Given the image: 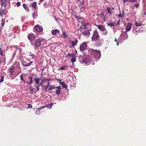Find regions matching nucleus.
Here are the masks:
<instances>
[{"label":"nucleus","instance_id":"obj_1","mask_svg":"<svg viewBox=\"0 0 146 146\" xmlns=\"http://www.w3.org/2000/svg\"><path fill=\"white\" fill-rule=\"evenodd\" d=\"M128 38V35L126 32H122L121 34L120 37L119 38V42H122L123 41L127 39Z\"/></svg>","mask_w":146,"mask_h":146},{"label":"nucleus","instance_id":"obj_2","mask_svg":"<svg viewBox=\"0 0 146 146\" xmlns=\"http://www.w3.org/2000/svg\"><path fill=\"white\" fill-rule=\"evenodd\" d=\"M100 38L98 32L97 30L94 31L93 35L92 37V41H96L98 40Z\"/></svg>","mask_w":146,"mask_h":146},{"label":"nucleus","instance_id":"obj_3","mask_svg":"<svg viewBox=\"0 0 146 146\" xmlns=\"http://www.w3.org/2000/svg\"><path fill=\"white\" fill-rule=\"evenodd\" d=\"M92 52L94 58L97 60H99L101 56V52L95 50H94Z\"/></svg>","mask_w":146,"mask_h":146},{"label":"nucleus","instance_id":"obj_4","mask_svg":"<svg viewBox=\"0 0 146 146\" xmlns=\"http://www.w3.org/2000/svg\"><path fill=\"white\" fill-rule=\"evenodd\" d=\"M84 1H82L80 2V3L78 4V6L81 11H84L86 9V7L84 5Z\"/></svg>","mask_w":146,"mask_h":146},{"label":"nucleus","instance_id":"obj_5","mask_svg":"<svg viewBox=\"0 0 146 146\" xmlns=\"http://www.w3.org/2000/svg\"><path fill=\"white\" fill-rule=\"evenodd\" d=\"M42 43V40L40 39H37L35 40V45L36 47H38L41 45Z\"/></svg>","mask_w":146,"mask_h":146},{"label":"nucleus","instance_id":"obj_6","mask_svg":"<svg viewBox=\"0 0 146 146\" xmlns=\"http://www.w3.org/2000/svg\"><path fill=\"white\" fill-rule=\"evenodd\" d=\"M35 32H42L43 31V29L42 27L36 25L34 27Z\"/></svg>","mask_w":146,"mask_h":146},{"label":"nucleus","instance_id":"obj_7","mask_svg":"<svg viewBox=\"0 0 146 146\" xmlns=\"http://www.w3.org/2000/svg\"><path fill=\"white\" fill-rule=\"evenodd\" d=\"M28 37L29 40L31 41V42H32V41L34 40L35 38V35L32 33L28 35Z\"/></svg>","mask_w":146,"mask_h":146},{"label":"nucleus","instance_id":"obj_8","mask_svg":"<svg viewBox=\"0 0 146 146\" xmlns=\"http://www.w3.org/2000/svg\"><path fill=\"white\" fill-rule=\"evenodd\" d=\"M87 44L85 42H83L80 46V49L81 51L85 50L87 48Z\"/></svg>","mask_w":146,"mask_h":146},{"label":"nucleus","instance_id":"obj_9","mask_svg":"<svg viewBox=\"0 0 146 146\" xmlns=\"http://www.w3.org/2000/svg\"><path fill=\"white\" fill-rule=\"evenodd\" d=\"M96 27H97L102 32L106 30V28L105 27L104 25H96Z\"/></svg>","mask_w":146,"mask_h":146},{"label":"nucleus","instance_id":"obj_10","mask_svg":"<svg viewBox=\"0 0 146 146\" xmlns=\"http://www.w3.org/2000/svg\"><path fill=\"white\" fill-rule=\"evenodd\" d=\"M132 24L130 23H128L127 24L126 28V31L128 32L129 31L132 27Z\"/></svg>","mask_w":146,"mask_h":146},{"label":"nucleus","instance_id":"obj_11","mask_svg":"<svg viewBox=\"0 0 146 146\" xmlns=\"http://www.w3.org/2000/svg\"><path fill=\"white\" fill-rule=\"evenodd\" d=\"M60 33L59 30L57 29H53L51 31V34L54 35L59 34Z\"/></svg>","mask_w":146,"mask_h":146},{"label":"nucleus","instance_id":"obj_12","mask_svg":"<svg viewBox=\"0 0 146 146\" xmlns=\"http://www.w3.org/2000/svg\"><path fill=\"white\" fill-rule=\"evenodd\" d=\"M78 42V40L77 39H76L74 40H70L69 41V43H71L72 44L71 46H75L77 45V42Z\"/></svg>","mask_w":146,"mask_h":146},{"label":"nucleus","instance_id":"obj_13","mask_svg":"<svg viewBox=\"0 0 146 146\" xmlns=\"http://www.w3.org/2000/svg\"><path fill=\"white\" fill-rule=\"evenodd\" d=\"M56 87H58V88H56L55 89H56L55 91L56 93V94L57 95H59L61 91V88L60 86H57Z\"/></svg>","mask_w":146,"mask_h":146},{"label":"nucleus","instance_id":"obj_14","mask_svg":"<svg viewBox=\"0 0 146 146\" xmlns=\"http://www.w3.org/2000/svg\"><path fill=\"white\" fill-rule=\"evenodd\" d=\"M12 49H13L14 50V52L12 54L13 57H14L15 55L17 49V46H14L13 47Z\"/></svg>","mask_w":146,"mask_h":146},{"label":"nucleus","instance_id":"obj_15","mask_svg":"<svg viewBox=\"0 0 146 146\" xmlns=\"http://www.w3.org/2000/svg\"><path fill=\"white\" fill-rule=\"evenodd\" d=\"M76 18V19L77 20L79 23H82L83 21V18L81 17H80L78 16H75Z\"/></svg>","mask_w":146,"mask_h":146},{"label":"nucleus","instance_id":"obj_16","mask_svg":"<svg viewBox=\"0 0 146 146\" xmlns=\"http://www.w3.org/2000/svg\"><path fill=\"white\" fill-rule=\"evenodd\" d=\"M89 60V57H87V58L85 57L83 60V63H85L86 64H87L88 63Z\"/></svg>","mask_w":146,"mask_h":146},{"label":"nucleus","instance_id":"obj_17","mask_svg":"<svg viewBox=\"0 0 146 146\" xmlns=\"http://www.w3.org/2000/svg\"><path fill=\"white\" fill-rule=\"evenodd\" d=\"M60 84L62 86L63 88H65L66 89H67V86L66 84H65L64 82H60Z\"/></svg>","mask_w":146,"mask_h":146},{"label":"nucleus","instance_id":"obj_18","mask_svg":"<svg viewBox=\"0 0 146 146\" xmlns=\"http://www.w3.org/2000/svg\"><path fill=\"white\" fill-rule=\"evenodd\" d=\"M44 108V107L42 106L40 108H39L38 109H37L36 110V111L35 112L36 114L38 115H40V109H41L42 108Z\"/></svg>","mask_w":146,"mask_h":146},{"label":"nucleus","instance_id":"obj_19","mask_svg":"<svg viewBox=\"0 0 146 146\" xmlns=\"http://www.w3.org/2000/svg\"><path fill=\"white\" fill-rule=\"evenodd\" d=\"M1 5L4 7H5L7 5L6 3V0H1Z\"/></svg>","mask_w":146,"mask_h":146},{"label":"nucleus","instance_id":"obj_20","mask_svg":"<svg viewBox=\"0 0 146 146\" xmlns=\"http://www.w3.org/2000/svg\"><path fill=\"white\" fill-rule=\"evenodd\" d=\"M56 88H58V87H54V85H50L49 87L48 90L49 91H52V89H55Z\"/></svg>","mask_w":146,"mask_h":146},{"label":"nucleus","instance_id":"obj_21","mask_svg":"<svg viewBox=\"0 0 146 146\" xmlns=\"http://www.w3.org/2000/svg\"><path fill=\"white\" fill-rule=\"evenodd\" d=\"M6 14V13L5 12V11L4 10L0 9V16H2L3 15H5Z\"/></svg>","mask_w":146,"mask_h":146},{"label":"nucleus","instance_id":"obj_22","mask_svg":"<svg viewBox=\"0 0 146 146\" xmlns=\"http://www.w3.org/2000/svg\"><path fill=\"white\" fill-rule=\"evenodd\" d=\"M133 31L134 33L136 35L137 34L139 31H140V30L138 29L137 28L136 29H133Z\"/></svg>","mask_w":146,"mask_h":146},{"label":"nucleus","instance_id":"obj_23","mask_svg":"<svg viewBox=\"0 0 146 146\" xmlns=\"http://www.w3.org/2000/svg\"><path fill=\"white\" fill-rule=\"evenodd\" d=\"M9 71L11 74H12L14 72V68L11 67L9 69Z\"/></svg>","mask_w":146,"mask_h":146},{"label":"nucleus","instance_id":"obj_24","mask_svg":"<svg viewBox=\"0 0 146 146\" xmlns=\"http://www.w3.org/2000/svg\"><path fill=\"white\" fill-rule=\"evenodd\" d=\"M34 80L36 84L37 85H39L40 84V83H39V81H40L39 79L38 78H35V79H34Z\"/></svg>","mask_w":146,"mask_h":146},{"label":"nucleus","instance_id":"obj_25","mask_svg":"<svg viewBox=\"0 0 146 146\" xmlns=\"http://www.w3.org/2000/svg\"><path fill=\"white\" fill-rule=\"evenodd\" d=\"M31 6H32V7L34 8V9H35L36 6V2H33L31 4Z\"/></svg>","mask_w":146,"mask_h":146},{"label":"nucleus","instance_id":"obj_26","mask_svg":"<svg viewBox=\"0 0 146 146\" xmlns=\"http://www.w3.org/2000/svg\"><path fill=\"white\" fill-rule=\"evenodd\" d=\"M23 6L24 8L27 11L29 12V8L27 7V6L25 3H24L23 4Z\"/></svg>","mask_w":146,"mask_h":146},{"label":"nucleus","instance_id":"obj_27","mask_svg":"<svg viewBox=\"0 0 146 146\" xmlns=\"http://www.w3.org/2000/svg\"><path fill=\"white\" fill-rule=\"evenodd\" d=\"M135 24L137 27H138L140 26H141L143 25L141 23L137 22H135Z\"/></svg>","mask_w":146,"mask_h":146},{"label":"nucleus","instance_id":"obj_28","mask_svg":"<svg viewBox=\"0 0 146 146\" xmlns=\"http://www.w3.org/2000/svg\"><path fill=\"white\" fill-rule=\"evenodd\" d=\"M46 81V79L43 78L41 80L40 83L41 85H43V84Z\"/></svg>","mask_w":146,"mask_h":146},{"label":"nucleus","instance_id":"obj_29","mask_svg":"<svg viewBox=\"0 0 146 146\" xmlns=\"http://www.w3.org/2000/svg\"><path fill=\"white\" fill-rule=\"evenodd\" d=\"M32 63L33 62L31 61L29 63L25 64L22 63V65L23 66H30Z\"/></svg>","mask_w":146,"mask_h":146},{"label":"nucleus","instance_id":"obj_30","mask_svg":"<svg viewBox=\"0 0 146 146\" xmlns=\"http://www.w3.org/2000/svg\"><path fill=\"white\" fill-rule=\"evenodd\" d=\"M72 58L71 60V61L72 62L74 63L76 61V59L74 57V54H72Z\"/></svg>","mask_w":146,"mask_h":146},{"label":"nucleus","instance_id":"obj_31","mask_svg":"<svg viewBox=\"0 0 146 146\" xmlns=\"http://www.w3.org/2000/svg\"><path fill=\"white\" fill-rule=\"evenodd\" d=\"M83 34L84 35H90V33L89 31H84L83 32Z\"/></svg>","mask_w":146,"mask_h":146},{"label":"nucleus","instance_id":"obj_32","mask_svg":"<svg viewBox=\"0 0 146 146\" xmlns=\"http://www.w3.org/2000/svg\"><path fill=\"white\" fill-rule=\"evenodd\" d=\"M62 34L63 36L65 38H66L68 36V35L66 33V32L63 31H62Z\"/></svg>","mask_w":146,"mask_h":146},{"label":"nucleus","instance_id":"obj_33","mask_svg":"<svg viewBox=\"0 0 146 146\" xmlns=\"http://www.w3.org/2000/svg\"><path fill=\"white\" fill-rule=\"evenodd\" d=\"M68 67L67 66H62L60 68H58V70H65L66 69V68Z\"/></svg>","mask_w":146,"mask_h":146},{"label":"nucleus","instance_id":"obj_34","mask_svg":"<svg viewBox=\"0 0 146 146\" xmlns=\"http://www.w3.org/2000/svg\"><path fill=\"white\" fill-rule=\"evenodd\" d=\"M33 16L34 18H36L37 17V13L36 12H34L33 14Z\"/></svg>","mask_w":146,"mask_h":146},{"label":"nucleus","instance_id":"obj_35","mask_svg":"<svg viewBox=\"0 0 146 146\" xmlns=\"http://www.w3.org/2000/svg\"><path fill=\"white\" fill-rule=\"evenodd\" d=\"M102 32L103 33H102V34L104 35H107L108 33V31L106 30V29L105 31H103Z\"/></svg>","mask_w":146,"mask_h":146},{"label":"nucleus","instance_id":"obj_36","mask_svg":"<svg viewBox=\"0 0 146 146\" xmlns=\"http://www.w3.org/2000/svg\"><path fill=\"white\" fill-rule=\"evenodd\" d=\"M53 104L54 103H51L47 105L46 106V107H48V108L50 109L51 108L52 106L53 105Z\"/></svg>","mask_w":146,"mask_h":146},{"label":"nucleus","instance_id":"obj_37","mask_svg":"<svg viewBox=\"0 0 146 146\" xmlns=\"http://www.w3.org/2000/svg\"><path fill=\"white\" fill-rule=\"evenodd\" d=\"M139 7V4L138 3L137 4H135L133 5L132 6V8L133 9H135V7L137 8H138Z\"/></svg>","mask_w":146,"mask_h":146},{"label":"nucleus","instance_id":"obj_38","mask_svg":"<svg viewBox=\"0 0 146 146\" xmlns=\"http://www.w3.org/2000/svg\"><path fill=\"white\" fill-rule=\"evenodd\" d=\"M107 10L108 13L110 14L111 15L112 13L111 11V9H110V8L109 7H108L107 8Z\"/></svg>","mask_w":146,"mask_h":146},{"label":"nucleus","instance_id":"obj_39","mask_svg":"<svg viewBox=\"0 0 146 146\" xmlns=\"http://www.w3.org/2000/svg\"><path fill=\"white\" fill-rule=\"evenodd\" d=\"M107 24L108 26H111V27L114 26V23H107Z\"/></svg>","mask_w":146,"mask_h":146},{"label":"nucleus","instance_id":"obj_40","mask_svg":"<svg viewBox=\"0 0 146 146\" xmlns=\"http://www.w3.org/2000/svg\"><path fill=\"white\" fill-rule=\"evenodd\" d=\"M30 54L29 55L30 56L32 57L33 59H34L35 57H36V56H35L34 54H31V52L30 53Z\"/></svg>","mask_w":146,"mask_h":146},{"label":"nucleus","instance_id":"obj_41","mask_svg":"<svg viewBox=\"0 0 146 146\" xmlns=\"http://www.w3.org/2000/svg\"><path fill=\"white\" fill-rule=\"evenodd\" d=\"M5 24V21L3 19H2V20L1 23V25L2 27H3Z\"/></svg>","mask_w":146,"mask_h":146},{"label":"nucleus","instance_id":"obj_42","mask_svg":"<svg viewBox=\"0 0 146 146\" xmlns=\"http://www.w3.org/2000/svg\"><path fill=\"white\" fill-rule=\"evenodd\" d=\"M35 89V88H31L30 90V92L31 93H33V92L34 91V90Z\"/></svg>","mask_w":146,"mask_h":146},{"label":"nucleus","instance_id":"obj_43","mask_svg":"<svg viewBox=\"0 0 146 146\" xmlns=\"http://www.w3.org/2000/svg\"><path fill=\"white\" fill-rule=\"evenodd\" d=\"M21 5V3L19 2H18L17 3V7H19Z\"/></svg>","mask_w":146,"mask_h":146},{"label":"nucleus","instance_id":"obj_44","mask_svg":"<svg viewBox=\"0 0 146 146\" xmlns=\"http://www.w3.org/2000/svg\"><path fill=\"white\" fill-rule=\"evenodd\" d=\"M49 87L48 86H45L44 87V88H43V89L45 90H47V89L48 88H49Z\"/></svg>","mask_w":146,"mask_h":146},{"label":"nucleus","instance_id":"obj_45","mask_svg":"<svg viewBox=\"0 0 146 146\" xmlns=\"http://www.w3.org/2000/svg\"><path fill=\"white\" fill-rule=\"evenodd\" d=\"M32 107V106L30 104H29L28 105V107H27V108H31Z\"/></svg>","mask_w":146,"mask_h":146},{"label":"nucleus","instance_id":"obj_46","mask_svg":"<svg viewBox=\"0 0 146 146\" xmlns=\"http://www.w3.org/2000/svg\"><path fill=\"white\" fill-rule=\"evenodd\" d=\"M137 0H129V2L131 3H133L135 1H137Z\"/></svg>","mask_w":146,"mask_h":146},{"label":"nucleus","instance_id":"obj_47","mask_svg":"<svg viewBox=\"0 0 146 146\" xmlns=\"http://www.w3.org/2000/svg\"><path fill=\"white\" fill-rule=\"evenodd\" d=\"M120 19H119L118 20V21H117V22L116 23L117 25H119L120 23Z\"/></svg>","mask_w":146,"mask_h":146},{"label":"nucleus","instance_id":"obj_48","mask_svg":"<svg viewBox=\"0 0 146 146\" xmlns=\"http://www.w3.org/2000/svg\"><path fill=\"white\" fill-rule=\"evenodd\" d=\"M35 86V87L36 88V89L38 91L39 89V87L38 85V86Z\"/></svg>","mask_w":146,"mask_h":146},{"label":"nucleus","instance_id":"obj_49","mask_svg":"<svg viewBox=\"0 0 146 146\" xmlns=\"http://www.w3.org/2000/svg\"><path fill=\"white\" fill-rule=\"evenodd\" d=\"M21 79L22 81H24V79L23 78V76L22 75L20 76Z\"/></svg>","mask_w":146,"mask_h":146},{"label":"nucleus","instance_id":"obj_50","mask_svg":"<svg viewBox=\"0 0 146 146\" xmlns=\"http://www.w3.org/2000/svg\"><path fill=\"white\" fill-rule=\"evenodd\" d=\"M83 29V28L82 26H81L78 29L79 31H81Z\"/></svg>","mask_w":146,"mask_h":146},{"label":"nucleus","instance_id":"obj_51","mask_svg":"<svg viewBox=\"0 0 146 146\" xmlns=\"http://www.w3.org/2000/svg\"><path fill=\"white\" fill-rule=\"evenodd\" d=\"M101 15L103 17H104V18L105 17L104 16V13H101Z\"/></svg>","mask_w":146,"mask_h":146},{"label":"nucleus","instance_id":"obj_52","mask_svg":"<svg viewBox=\"0 0 146 146\" xmlns=\"http://www.w3.org/2000/svg\"><path fill=\"white\" fill-rule=\"evenodd\" d=\"M72 56V54H68L66 56L67 57H68L70 56Z\"/></svg>","mask_w":146,"mask_h":146},{"label":"nucleus","instance_id":"obj_53","mask_svg":"<svg viewBox=\"0 0 146 146\" xmlns=\"http://www.w3.org/2000/svg\"><path fill=\"white\" fill-rule=\"evenodd\" d=\"M0 55H1L2 56H3V52L1 50H0Z\"/></svg>","mask_w":146,"mask_h":146},{"label":"nucleus","instance_id":"obj_54","mask_svg":"<svg viewBox=\"0 0 146 146\" xmlns=\"http://www.w3.org/2000/svg\"><path fill=\"white\" fill-rule=\"evenodd\" d=\"M127 1H129V0H123V2L124 3H126Z\"/></svg>","mask_w":146,"mask_h":146},{"label":"nucleus","instance_id":"obj_55","mask_svg":"<svg viewBox=\"0 0 146 146\" xmlns=\"http://www.w3.org/2000/svg\"><path fill=\"white\" fill-rule=\"evenodd\" d=\"M29 78H30V80H31L30 81L33 82V80H32L33 77H31V76H30L29 77Z\"/></svg>","mask_w":146,"mask_h":146},{"label":"nucleus","instance_id":"obj_56","mask_svg":"<svg viewBox=\"0 0 146 146\" xmlns=\"http://www.w3.org/2000/svg\"><path fill=\"white\" fill-rule=\"evenodd\" d=\"M44 1V0H39V2L38 4H40V3H42V2Z\"/></svg>","mask_w":146,"mask_h":146},{"label":"nucleus","instance_id":"obj_57","mask_svg":"<svg viewBox=\"0 0 146 146\" xmlns=\"http://www.w3.org/2000/svg\"><path fill=\"white\" fill-rule=\"evenodd\" d=\"M50 85V83L49 81L47 82V86H49Z\"/></svg>","mask_w":146,"mask_h":146},{"label":"nucleus","instance_id":"obj_58","mask_svg":"<svg viewBox=\"0 0 146 146\" xmlns=\"http://www.w3.org/2000/svg\"><path fill=\"white\" fill-rule=\"evenodd\" d=\"M118 16V17H122V16L121 13H120L119 15Z\"/></svg>","mask_w":146,"mask_h":146},{"label":"nucleus","instance_id":"obj_59","mask_svg":"<svg viewBox=\"0 0 146 146\" xmlns=\"http://www.w3.org/2000/svg\"><path fill=\"white\" fill-rule=\"evenodd\" d=\"M78 1L80 2L81 1H84V0H77Z\"/></svg>","mask_w":146,"mask_h":146},{"label":"nucleus","instance_id":"obj_60","mask_svg":"<svg viewBox=\"0 0 146 146\" xmlns=\"http://www.w3.org/2000/svg\"><path fill=\"white\" fill-rule=\"evenodd\" d=\"M46 81L49 82V81L50 80V79H46Z\"/></svg>","mask_w":146,"mask_h":146},{"label":"nucleus","instance_id":"obj_61","mask_svg":"<svg viewBox=\"0 0 146 146\" xmlns=\"http://www.w3.org/2000/svg\"><path fill=\"white\" fill-rule=\"evenodd\" d=\"M31 82V81H30V82H28V84H32V82Z\"/></svg>","mask_w":146,"mask_h":146},{"label":"nucleus","instance_id":"obj_62","mask_svg":"<svg viewBox=\"0 0 146 146\" xmlns=\"http://www.w3.org/2000/svg\"><path fill=\"white\" fill-rule=\"evenodd\" d=\"M25 83H27V84H28V82H26V81L24 80V81H23Z\"/></svg>","mask_w":146,"mask_h":146},{"label":"nucleus","instance_id":"obj_63","mask_svg":"<svg viewBox=\"0 0 146 146\" xmlns=\"http://www.w3.org/2000/svg\"><path fill=\"white\" fill-rule=\"evenodd\" d=\"M41 86H42V88H44V85L43 84V85H41Z\"/></svg>","mask_w":146,"mask_h":146},{"label":"nucleus","instance_id":"obj_64","mask_svg":"<svg viewBox=\"0 0 146 146\" xmlns=\"http://www.w3.org/2000/svg\"><path fill=\"white\" fill-rule=\"evenodd\" d=\"M114 7H112V8H111V10H114Z\"/></svg>","mask_w":146,"mask_h":146}]
</instances>
